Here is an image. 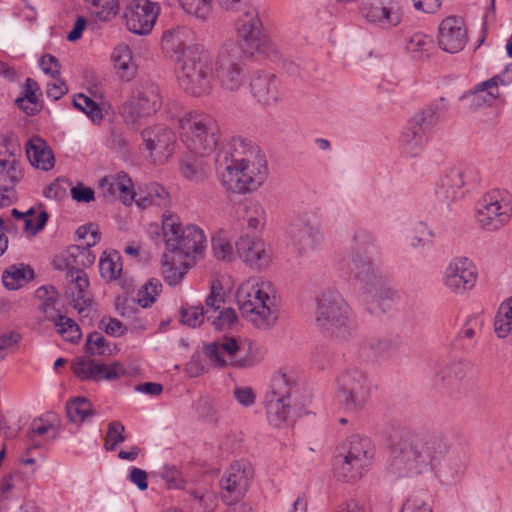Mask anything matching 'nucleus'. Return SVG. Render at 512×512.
<instances>
[{
    "label": "nucleus",
    "instance_id": "obj_1",
    "mask_svg": "<svg viewBox=\"0 0 512 512\" xmlns=\"http://www.w3.org/2000/svg\"><path fill=\"white\" fill-rule=\"evenodd\" d=\"M216 170L221 185L238 195L257 191L268 176L265 154L251 139L242 136L232 137L218 152Z\"/></svg>",
    "mask_w": 512,
    "mask_h": 512
},
{
    "label": "nucleus",
    "instance_id": "obj_2",
    "mask_svg": "<svg viewBox=\"0 0 512 512\" xmlns=\"http://www.w3.org/2000/svg\"><path fill=\"white\" fill-rule=\"evenodd\" d=\"M446 437L428 430L405 431L391 446L390 469L399 476L431 470L449 452Z\"/></svg>",
    "mask_w": 512,
    "mask_h": 512
},
{
    "label": "nucleus",
    "instance_id": "obj_3",
    "mask_svg": "<svg viewBox=\"0 0 512 512\" xmlns=\"http://www.w3.org/2000/svg\"><path fill=\"white\" fill-rule=\"evenodd\" d=\"M77 234L84 242L82 245L69 247L67 251L65 295L70 305L81 313L92 303L89 279L83 268L94 263L95 257L91 255L89 247L100 240V233L89 226L80 227Z\"/></svg>",
    "mask_w": 512,
    "mask_h": 512
},
{
    "label": "nucleus",
    "instance_id": "obj_4",
    "mask_svg": "<svg viewBox=\"0 0 512 512\" xmlns=\"http://www.w3.org/2000/svg\"><path fill=\"white\" fill-rule=\"evenodd\" d=\"M236 301L242 317L254 327L269 329L277 322L278 306L271 282L248 278L237 288Z\"/></svg>",
    "mask_w": 512,
    "mask_h": 512
},
{
    "label": "nucleus",
    "instance_id": "obj_5",
    "mask_svg": "<svg viewBox=\"0 0 512 512\" xmlns=\"http://www.w3.org/2000/svg\"><path fill=\"white\" fill-rule=\"evenodd\" d=\"M227 11H241L236 21V30L242 51L250 56L270 57L275 53L271 39L262 32L258 10L250 0H218Z\"/></svg>",
    "mask_w": 512,
    "mask_h": 512
},
{
    "label": "nucleus",
    "instance_id": "obj_6",
    "mask_svg": "<svg viewBox=\"0 0 512 512\" xmlns=\"http://www.w3.org/2000/svg\"><path fill=\"white\" fill-rule=\"evenodd\" d=\"M447 108L446 99L440 97L413 114L400 137V150L404 156L417 157L424 151L434 127L444 116Z\"/></svg>",
    "mask_w": 512,
    "mask_h": 512
},
{
    "label": "nucleus",
    "instance_id": "obj_7",
    "mask_svg": "<svg viewBox=\"0 0 512 512\" xmlns=\"http://www.w3.org/2000/svg\"><path fill=\"white\" fill-rule=\"evenodd\" d=\"M315 322L323 334L347 341L356 327L351 308L342 296L332 290L324 291L317 299Z\"/></svg>",
    "mask_w": 512,
    "mask_h": 512
},
{
    "label": "nucleus",
    "instance_id": "obj_8",
    "mask_svg": "<svg viewBox=\"0 0 512 512\" xmlns=\"http://www.w3.org/2000/svg\"><path fill=\"white\" fill-rule=\"evenodd\" d=\"M182 143L192 153L200 156L211 154L220 140L217 120L204 111H189L179 119Z\"/></svg>",
    "mask_w": 512,
    "mask_h": 512
},
{
    "label": "nucleus",
    "instance_id": "obj_9",
    "mask_svg": "<svg viewBox=\"0 0 512 512\" xmlns=\"http://www.w3.org/2000/svg\"><path fill=\"white\" fill-rule=\"evenodd\" d=\"M375 457V447L367 437L351 436L332 461L334 477L342 482L360 479L370 468Z\"/></svg>",
    "mask_w": 512,
    "mask_h": 512
},
{
    "label": "nucleus",
    "instance_id": "obj_10",
    "mask_svg": "<svg viewBox=\"0 0 512 512\" xmlns=\"http://www.w3.org/2000/svg\"><path fill=\"white\" fill-rule=\"evenodd\" d=\"M176 75L180 87L188 94L200 97L213 87L212 60L204 47H195L184 57H177Z\"/></svg>",
    "mask_w": 512,
    "mask_h": 512
},
{
    "label": "nucleus",
    "instance_id": "obj_11",
    "mask_svg": "<svg viewBox=\"0 0 512 512\" xmlns=\"http://www.w3.org/2000/svg\"><path fill=\"white\" fill-rule=\"evenodd\" d=\"M372 384L367 374L357 367L345 369L337 379L335 402L346 413L356 414L371 398Z\"/></svg>",
    "mask_w": 512,
    "mask_h": 512
},
{
    "label": "nucleus",
    "instance_id": "obj_12",
    "mask_svg": "<svg viewBox=\"0 0 512 512\" xmlns=\"http://www.w3.org/2000/svg\"><path fill=\"white\" fill-rule=\"evenodd\" d=\"M512 218V194L506 189L494 188L485 192L476 204V221L489 232L498 231Z\"/></svg>",
    "mask_w": 512,
    "mask_h": 512
},
{
    "label": "nucleus",
    "instance_id": "obj_13",
    "mask_svg": "<svg viewBox=\"0 0 512 512\" xmlns=\"http://www.w3.org/2000/svg\"><path fill=\"white\" fill-rule=\"evenodd\" d=\"M162 107L159 87L152 83L138 86L122 105L121 115L128 125L139 126L143 120L155 115Z\"/></svg>",
    "mask_w": 512,
    "mask_h": 512
},
{
    "label": "nucleus",
    "instance_id": "obj_14",
    "mask_svg": "<svg viewBox=\"0 0 512 512\" xmlns=\"http://www.w3.org/2000/svg\"><path fill=\"white\" fill-rule=\"evenodd\" d=\"M254 476L252 466L246 461L233 462L224 472L221 481V498L227 505L240 502Z\"/></svg>",
    "mask_w": 512,
    "mask_h": 512
},
{
    "label": "nucleus",
    "instance_id": "obj_15",
    "mask_svg": "<svg viewBox=\"0 0 512 512\" xmlns=\"http://www.w3.org/2000/svg\"><path fill=\"white\" fill-rule=\"evenodd\" d=\"M141 138L140 149L147 152L155 165L164 164L174 153L175 134L166 125L156 124L145 128L141 132Z\"/></svg>",
    "mask_w": 512,
    "mask_h": 512
},
{
    "label": "nucleus",
    "instance_id": "obj_16",
    "mask_svg": "<svg viewBox=\"0 0 512 512\" xmlns=\"http://www.w3.org/2000/svg\"><path fill=\"white\" fill-rule=\"evenodd\" d=\"M215 73L220 86L227 91H238L246 82V65L233 49L224 48L218 53Z\"/></svg>",
    "mask_w": 512,
    "mask_h": 512
},
{
    "label": "nucleus",
    "instance_id": "obj_17",
    "mask_svg": "<svg viewBox=\"0 0 512 512\" xmlns=\"http://www.w3.org/2000/svg\"><path fill=\"white\" fill-rule=\"evenodd\" d=\"M477 278V267L471 259L455 257L445 269L443 283L452 293L464 294L475 286Z\"/></svg>",
    "mask_w": 512,
    "mask_h": 512
},
{
    "label": "nucleus",
    "instance_id": "obj_18",
    "mask_svg": "<svg viewBox=\"0 0 512 512\" xmlns=\"http://www.w3.org/2000/svg\"><path fill=\"white\" fill-rule=\"evenodd\" d=\"M160 7L150 0H132L126 7L124 18L128 30L138 35L149 34L159 16Z\"/></svg>",
    "mask_w": 512,
    "mask_h": 512
},
{
    "label": "nucleus",
    "instance_id": "obj_19",
    "mask_svg": "<svg viewBox=\"0 0 512 512\" xmlns=\"http://www.w3.org/2000/svg\"><path fill=\"white\" fill-rule=\"evenodd\" d=\"M468 41V29L460 16H448L438 26L437 42L441 50L447 53L462 51Z\"/></svg>",
    "mask_w": 512,
    "mask_h": 512
},
{
    "label": "nucleus",
    "instance_id": "obj_20",
    "mask_svg": "<svg viewBox=\"0 0 512 512\" xmlns=\"http://www.w3.org/2000/svg\"><path fill=\"white\" fill-rule=\"evenodd\" d=\"M340 270L347 275L349 280L359 284L362 288L371 292L368 286L382 287V277L377 274L372 263L360 255L359 251L352 253L347 259L340 262Z\"/></svg>",
    "mask_w": 512,
    "mask_h": 512
},
{
    "label": "nucleus",
    "instance_id": "obj_21",
    "mask_svg": "<svg viewBox=\"0 0 512 512\" xmlns=\"http://www.w3.org/2000/svg\"><path fill=\"white\" fill-rule=\"evenodd\" d=\"M359 12L370 24L381 29H391L402 21L403 13L398 6L386 5L383 0H363Z\"/></svg>",
    "mask_w": 512,
    "mask_h": 512
},
{
    "label": "nucleus",
    "instance_id": "obj_22",
    "mask_svg": "<svg viewBox=\"0 0 512 512\" xmlns=\"http://www.w3.org/2000/svg\"><path fill=\"white\" fill-rule=\"evenodd\" d=\"M71 369L81 380H115L126 374L125 367L119 362L105 365L85 358H76L71 364Z\"/></svg>",
    "mask_w": 512,
    "mask_h": 512
},
{
    "label": "nucleus",
    "instance_id": "obj_23",
    "mask_svg": "<svg viewBox=\"0 0 512 512\" xmlns=\"http://www.w3.org/2000/svg\"><path fill=\"white\" fill-rule=\"evenodd\" d=\"M239 257L252 269L261 270L269 266L272 253L261 239L249 235L241 236L236 242Z\"/></svg>",
    "mask_w": 512,
    "mask_h": 512
},
{
    "label": "nucleus",
    "instance_id": "obj_24",
    "mask_svg": "<svg viewBox=\"0 0 512 512\" xmlns=\"http://www.w3.org/2000/svg\"><path fill=\"white\" fill-rule=\"evenodd\" d=\"M162 48L171 54L184 57L195 47H203L196 43L195 32L188 26L177 25L165 30L161 38Z\"/></svg>",
    "mask_w": 512,
    "mask_h": 512
},
{
    "label": "nucleus",
    "instance_id": "obj_25",
    "mask_svg": "<svg viewBox=\"0 0 512 512\" xmlns=\"http://www.w3.org/2000/svg\"><path fill=\"white\" fill-rule=\"evenodd\" d=\"M250 90L253 97L265 106L276 104L283 96L279 79L265 71H258L252 76Z\"/></svg>",
    "mask_w": 512,
    "mask_h": 512
},
{
    "label": "nucleus",
    "instance_id": "obj_26",
    "mask_svg": "<svg viewBox=\"0 0 512 512\" xmlns=\"http://www.w3.org/2000/svg\"><path fill=\"white\" fill-rule=\"evenodd\" d=\"M168 235H170L169 250L172 252H179L186 257H195L202 254L206 248V236L204 231L197 225H186L185 232H182V242L176 241L174 237L175 231L171 230L173 224L169 225Z\"/></svg>",
    "mask_w": 512,
    "mask_h": 512
},
{
    "label": "nucleus",
    "instance_id": "obj_27",
    "mask_svg": "<svg viewBox=\"0 0 512 512\" xmlns=\"http://www.w3.org/2000/svg\"><path fill=\"white\" fill-rule=\"evenodd\" d=\"M469 367L458 362L442 367L434 378V387L449 394L458 393L467 384Z\"/></svg>",
    "mask_w": 512,
    "mask_h": 512
},
{
    "label": "nucleus",
    "instance_id": "obj_28",
    "mask_svg": "<svg viewBox=\"0 0 512 512\" xmlns=\"http://www.w3.org/2000/svg\"><path fill=\"white\" fill-rule=\"evenodd\" d=\"M244 348L233 337H223L205 346L204 353L207 358L219 367L227 365L237 366V353Z\"/></svg>",
    "mask_w": 512,
    "mask_h": 512
},
{
    "label": "nucleus",
    "instance_id": "obj_29",
    "mask_svg": "<svg viewBox=\"0 0 512 512\" xmlns=\"http://www.w3.org/2000/svg\"><path fill=\"white\" fill-rule=\"evenodd\" d=\"M99 187L105 197L119 198L125 205L135 198L132 180L124 172L101 178Z\"/></svg>",
    "mask_w": 512,
    "mask_h": 512
},
{
    "label": "nucleus",
    "instance_id": "obj_30",
    "mask_svg": "<svg viewBox=\"0 0 512 512\" xmlns=\"http://www.w3.org/2000/svg\"><path fill=\"white\" fill-rule=\"evenodd\" d=\"M290 245L299 254L312 249L323 239V234L316 225L309 223H294L289 228Z\"/></svg>",
    "mask_w": 512,
    "mask_h": 512
},
{
    "label": "nucleus",
    "instance_id": "obj_31",
    "mask_svg": "<svg viewBox=\"0 0 512 512\" xmlns=\"http://www.w3.org/2000/svg\"><path fill=\"white\" fill-rule=\"evenodd\" d=\"M463 174L458 168H450L436 183V195L441 201L452 202L463 196Z\"/></svg>",
    "mask_w": 512,
    "mask_h": 512
},
{
    "label": "nucleus",
    "instance_id": "obj_32",
    "mask_svg": "<svg viewBox=\"0 0 512 512\" xmlns=\"http://www.w3.org/2000/svg\"><path fill=\"white\" fill-rule=\"evenodd\" d=\"M26 155L32 166L49 171L54 167L53 151L45 140L38 136L30 138L26 144Z\"/></svg>",
    "mask_w": 512,
    "mask_h": 512
},
{
    "label": "nucleus",
    "instance_id": "obj_33",
    "mask_svg": "<svg viewBox=\"0 0 512 512\" xmlns=\"http://www.w3.org/2000/svg\"><path fill=\"white\" fill-rule=\"evenodd\" d=\"M35 299L38 302V311L43 321L52 322L62 312L56 308L59 301V293L53 286H41L35 291Z\"/></svg>",
    "mask_w": 512,
    "mask_h": 512
},
{
    "label": "nucleus",
    "instance_id": "obj_34",
    "mask_svg": "<svg viewBox=\"0 0 512 512\" xmlns=\"http://www.w3.org/2000/svg\"><path fill=\"white\" fill-rule=\"evenodd\" d=\"M111 60L121 80L128 82L136 76L137 66L133 62L132 52L128 45H117L111 54Z\"/></svg>",
    "mask_w": 512,
    "mask_h": 512
},
{
    "label": "nucleus",
    "instance_id": "obj_35",
    "mask_svg": "<svg viewBox=\"0 0 512 512\" xmlns=\"http://www.w3.org/2000/svg\"><path fill=\"white\" fill-rule=\"evenodd\" d=\"M434 48V41L431 36L423 32H415L410 35L405 44V51L415 61L428 59Z\"/></svg>",
    "mask_w": 512,
    "mask_h": 512
},
{
    "label": "nucleus",
    "instance_id": "obj_36",
    "mask_svg": "<svg viewBox=\"0 0 512 512\" xmlns=\"http://www.w3.org/2000/svg\"><path fill=\"white\" fill-rule=\"evenodd\" d=\"M136 204L145 209L149 206H164L168 203L169 194L166 189L158 183H150L144 189L134 192Z\"/></svg>",
    "mask_w": 512,
    "mask_h": 512
},
{
    "label": "nucleus",
    "instance_id": "obj_37",
    "mask_svg": "<svg viewBox=\"0 0 512 512\" xmlns=\"http://www.w3.org/2000/svg\"><path fill=\"white\" fill-rule=\"evenodd\" d=\"M189 269L184 261L177 260L174 255L164 254L161 258V275L164 281L175 286L181 283Z\"/></svg>",
    "mask_w": 512,
    "mask_h": 512
},
{
    "label": "nucleus",
    "instance_id": "obj_38",
    "mask_svg": "<svg viewBox=\"0 0 512 512\" xmlns=\"http://www.w3.org/2000/svg\"><path fill=\"white\" fill-rule=\"evenodd\" d=\"M59 425L58 415L54 412H47L32 421L29 432L31 437L55 439L58 436Z\"/></svg>",
    "mask_w": 512,
    "mask_h": 512
},
{
    "label": "nucleus",
    "instance_id": "obj_39",
    "mask_svg": "<svg viewBox=\"0 0 512 512\" xmlns=\"http://www.w3.org/2000/svg\"><path fill=\"white\" fill-rule=\"evenodd\" d=\"M41 95L38 83L32 78H27L23 86V96L16 99V104L27 115L33 116L41 110L39 103Z\"/></svg>",
    "mask_w": 512,
    "mask_h": 512
},
{
    "label": "nucleus",
    "instance_id": "obj_40",
    "mask_svg": "<svg viewBox=\"0 0 512 512\" xmlns=\"http://www.w3.org/2000/svg\"><path fill=\"white\" fill-rule=\"evenodd\" d=\"M12 216L22 224L25 232L35 235L42 230L48 220V213L45 210L35 211L30 208L27 212L21 213L17 209H12Z\"/></svg>",
    "mask_w": 512,
    "mask_h": 512
},
{
    "label": "nucleus",
    "instance_id": "obj_41",
    "mask_svg": "<svg viewBox=\"0 0 512 512\" xmlns=\"http://www.w3.org/2000/svg\"><path fill=\"white\" fill-rule=\"evenodd\" d=\"M73 106L85 113L94 124H100L107 115L104 103H97L85 94L75 95L73 97Z\"/></svg>",
    "mask_w": 512,
    "mask_h": 512
},
{
    "label": "nucleus",
    "instance_id": "obj_42",
    "mask_svg": "<svg viewBox=\"0 0 512 512\" xmlns=\"http://www.w3.org/2000/svg\"><path fill=\"white\" fill-rule=\"evenodd\" d=\"M20 162L13 157L0 160V191L10 193L9 186L14 185L22 178Z\"/></svg>",
    "mask_w": 512,
    "mask_h": 512
},
{
    "label": "nucleus",
    "instance_id": "obj_43",
    "mask_svg": "<svg viewBox=\"0 0 512 512\" xmlns=\"http://www.w3.org/2000/svg\"><path fill=\"white\" fill-rule=\"evenodd\" d=\"M34 277V271L28 266L12 265L2 274V282L7 289L17 290L25 286Z\"/></svg>",
    "mask_w": 512,
    "mask_h": 512
},
{
    "label": "nucleus",
    "instance_id": "obj_44",
    "mask_svg": "<svg viewBox=\"0 0 512 512\" xmlns=\"http://www.w3.org/2000/svg\"><path fill=\"white\" fill-rule=\"evenodd\" d=\"M99 270L106 281L120 279L123 270L120 254L117 251L104 252L99 261Z\"/></svg>",
    "mask_w": 512,
    "mask_h": 512
},
{
    "label": "nucleus",
    "instance_id": "obj_45",
    "mask_svg": "<svg viewBox=\"0 0 512 512\" xmlns=\"http://www.w3.org/2000/svg\"><path fill=\"white\" fill-rule=\"evenodd\" d=\"M267 419L270 425L282 427L287 423L290 414V404L281 398H271L266 405Z\"/></svg>",
    "mask_w": 512,
    "mask_h": 512
},
{
    "label": "nucleus",
    "instance_id": "obj_46",
    "mask_svg": "<svg viewBox=\"0 0 512 512\" xmlns=\"http://www.w3.org/2000/svg\"><path fill=\"white\" fill-rule=\"evenodd\" d=\"M57 333L70 343H78L82 337V332L79 325L72 319L64 314L57 316L52 322Z\"/></svg>",
    "mask_w": 512,
    "mask_h": 512
},
{
    "label": "nucleus",
    "instance_id": "obj_47",
    "mask_svg": "<svg viewBox=\"0 0 512 512\" xmlns=\"http://www.w3.org/2000/svg\"><path fill=\"white\" fill-rule=\"evenodd\" d=\"M494 330L499 338L512 335V300H505L498 308Z\"/></svg>",
    "mask_w": 512,
    "mask_h": 512
},
{
    "label": "nucleus",
    "instance_id": "obj_48",
    "mask_svg": "<svg viewBox=\"0 0 512 512\" xmlns=\"http://www.w3.org/2000/svg\"><path fill=\"white\" fill-rule=\"evenodd\" d=\"M472 93L474 95V101H476L478 105L486 104L491 106L500 98L499 85L493 78L476 84Z\"/></svg>",
    "mask_w": 512,
    "mask_h": 512
},
{
    "label": "nucleus",
    "instance_id": "obj_49",
    "mask_svg": "<svg viewBox=\"0 0 512 512\" xmlns=\"http://www.w3.org/2000/svg\"><path fill=\"white\" fill-rule=\"evenodd\" d=\"M89 12L100 21H108L118 13V0H84Z\"/></svg>",
    "mask_w": 512,
    "mask_h": 512
},
{
    "label": "nucleus",
    "instance_id": "obj_50",
    "mask_svg": "<svg viewBox=\"0 0 512 512\" xmlns=\"http://www.w3.org/2000/svg\"><path fill=\"white\" fill-rule=\"evenodd\" d=\"M66 412L71 422L82 423L93 415L92 404L86 398H76L67 403Z\"/></svg>",
    "mask_w": 512,
    "mask_h": 512
},
{
    "label": "nucleus",
    "instance_id": "obj_51",
    "mask_svg": "<svg viewBox=\"0 0 512 512\" xmlns=\"http://www.w3.org/2000/svg\"><path fill=\"white\" fill-rule=\"evenodd\" d=\"M180 171L185 179L198 182L206 178L209 166L203 160H186L181 163Z\"/></svg>",
    "mask_w": 512,
    "mask_h": 512
},
{
    "label": "nucleus",
    "instance_id": "obj_52",
    "mask_svg": "<svg viewBox=\"0 0 512 512\" xmlns=\"http://www.w3.org/2000/svg\"><path fill=\"white\" fill-rule=\"evenodd\" d=\"M161 291V282L156 278L150 279L145 285H143L139 289L137 293L138 304L143 308L152 306L155 303L158 296L160 295Z\"/></svg>",
    "mask_w": 512,
    "mask_h": 512
},
{
    "label": "nucleus",
    "instance_id": "obj_53",
    "mask_svg": "<svg viewBox=\"0 0 512 512\" xmlns=\"http://www.w3.org/2000/svg\"><path fill=\"white\" fill-rule=\"evenodd\" d=\"M84 351L89 356H104L111 354V348L105 337L99 332L88 335Z\"/></svg>",
    "mask_w": 512,
    "mask_h": 512
},
{
    "label": "nucleus",
    "instance_id": "obj_54",
    "mask_svg": "<svg viewBox=\"0 0 512 512\" xmlns=\"http://www.w3.org/2000/svg\"><path fill=\"white\" fill-rule=\"evenodd\" d=\"M398 347V341L389 338L371 337L365 340L364 349H369L375 356H386L393 353Z\"/></svg>",
    "mask_w": 512,
    "mask_h": 512
},
{
    "label": "nucleus",
    "instance_id": "obj_55",
    "mask_svg": "<svg viewBox=\"0 0 512 512\" xmlns=\"http://www.w3.org/2000/svg\"><path fill=\"white\" fill-rule=\"evenodd\" d=\"M182 9L189 15L206 20L212 11L210 0H178Z\"/></svg>",
    "mask_w": 512,
    "mask_h": 512
},
{
    "label": "nucleus",
    "instance_id": "obj_56",
    "mask_svg": "<svg viewBox=\"0 0 512 512\" xmlns=\"http://www.w3.org/2000/svg\"><path fill=\"white\" fill-rule=\"evenodd\" d=\"M126 440L125 427L119 421H112L108 425L104 439V448L107 451L116 450L117 446Z\"/></svg>",
    "mask_w": 512,
    "mask_h": 512
},
{
    "label": "nucleus",
    "instance_id": "obj_57",
    "mask_svg": "<svg viewBox=\"0 0 512 512\" xmlns=\"http://www.w3.org/2000/svg\"><path fill=\"white\" fill-rule=\"evenodd\" d=\"M158 474L168 489H182L185 486L186 481L182 472L174 465H164Z\"/></svg>",
    "mask_w": 512,
    "mask_h": 512
},
{
    "label": "nucleus",
    "instance_id": "obj_58",
    "mask_svg": "<svg viewBox=\"0 0 512 512\" xmlns=\"http://www.w3.org/2000/svg\"><path fill=\"white\" fill-rule=\"evenodd\" d=\"M173 224V228L171 230L175 231L174 237L176 241L182 242V232H185V227L182 226L180 218L175 214H164L162 219V232L165 244L167 249L169 250V241H170V233L169 225Z\"/></svg>",
    "mask_w": 512,
    "mask_h": 512
},
{
    "label": "nucleus",
    "instance_id": "obj_59",
    "mask_svg": "<svg viewBox=\"0 0 512 512\" xmlns=\"http://www.w3.org/2000/svg\"><path fill=\"white\" fill-rule=\"evenodd\" d=\"M173 224V228L171 230L175 231L174 237L176 241L182 242V232H185V227L182 226L180 218L175 214H164L162 219V232L165 244L167 249L169 250V241H170V233L169 225Z\"/></svg>",
    "mask_w": 512,
    "mask_h": 512
},
{
    "label": "nucleus",
    "instance_id": "obj_60",
    "mask_svg": "<svg viewBox=\"0 0 512 512\" xmlns=\"http://www.w3.org/2000/svg\"><path fill=\"white\" fill-rule=\"evenodd\" d=\"M206 318V312L202 306H185L181 309V320L190 327L200 326Z\"/></svg>",
    "mask_w": 512,
    "mask_h": 512
},
{
    "label": "nucleus",
    "instance_id": "obj_61",
    "mask_svg": "<svg viewBox=\"0 0 512 512\" xmlns=\"http://www.w3.org/2000/svg\"><path fill=\"white\" fill-rule=\"evenodd\" d=\"M212 324L217 330L230 329L237 322V314L233 308H225L213 315Z\"/></svg>",
    "mask_w": 512,
    "mask_h": 512
},
{
    "label": "nucleus",
    "instance_id": "obj_62",
    "mask_svg": "<svg viewBox=\"0 0 512 512\" xmlns=\"http://www.w3.org/2000/svg\"><path fill=\"white\" fill-rule=\"evenodd\" d=\"M291 390V384L285 374H280L273 378L271 398H281L282 401H287L291 394Z\"/></svg>",
    "mask_w": 512,
    "mask_h": 512
},
{
    "label": "nucleus",
    "instance_id": "obj_63",
    "mask_svg": "<svg viewBox=\"0 0 512 512\" xmlns=\"http://www.w3.org/2000/svg\"><path fill=\"white\" fill-rule=\"evenodd\" d=\"M247 213V222L249 228L258 229L264 225L265 210L260 203H251V205L248 207Z\"/></svg>",
    "mask_w": 512,
    "mask_h": 512
},
{
    "label": "nucleus",
    "instance_id": "obj_64",
    "mask_svg": "<svg viewBox=\"0 0 512 512\" xmlns=\"http://www.w3.org/2000/svg\"><path fill=\"white\" fill-rule=\"evenodd\" d=\"M401 512H432V508L422 496L412 495L403 504Z\"/></svg>",
    "mask_w": 512,
    "mask_h": 512
}]
</instances>
